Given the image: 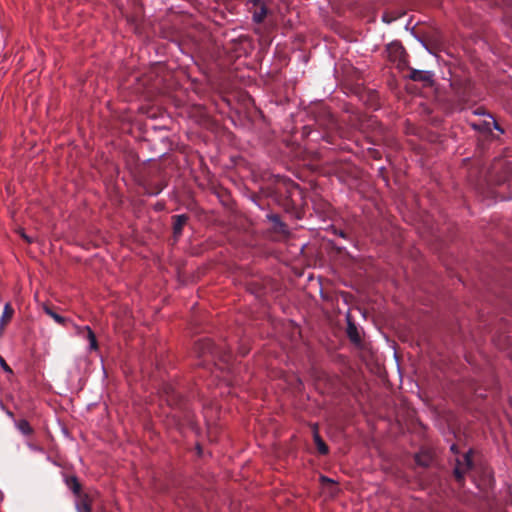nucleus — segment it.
Masks as SVG:
<instances>
[{"label":"nucleus","mask_w":512,"mask_h":512,"mask_svg":"<svg viewBox=\"0 0 512 512\" xmlns=\"http://www.w3.org/2000/svg\"><path fill=\"white\" fill-rule=\"evenodd\" d=\"M472 466V450H469L463 455L462 460L457 459V463L454 468V475L458 482H462L465 473L468 472Z\"/></svg>","instance_id":"nucleus-1"},{"label":"nucleus","mask_w":512,"mask_h":512,"mask_svg":"<svg viewBox=\"0 0 512 512\" xmlns=\"http://www.w3.org/2000/svg\"><path fill=\"white\" fill-rule=\"evenodd\" d=\"M408 78L415 82H423L428 85L433 84V73L430 71L417 70L410 68Z\"/></svg>","instance_id":"nucleus-2"},{"label":"nucleus","mask_w":512,"mask_h":512,"mask_svg":"<svg viewBox=\"0 0 512 512\" xmlns=\"http://www.w3.org/2000/svg\"><path fill=\"white\" fill-rule=\"evenodd\" d=\"M75 328L78 335L85 337L89 341V350H98L96 335L89 326L81 327L75 325Z\"/></svg>","instance_id":"nucleus-3"},{"label":"nucleus","mask_w":512,"mask_h":512,"mask_svg":"<svg viewBox=\"0 0 512 512\" xmlns=\"http://www.w3.org/2000/svg\"><path fill=\"white\" fill-rule=\"evenodd\" d=\"M195 350L199 353V355L204 356L206 354L214 355L215 346L210 339H202L199 340L195 345Z\"/></svg>","instance_id":"nucleus-4"},{"label":"nucleus","mask_w":512,"mask_h":512,"mask_svg":"<svg viewBox=\"0 0 512 512\" xmlns=\"http://www.w3.org/2000/svg\"><path fill=\"white\" fill-rule=\"evenodd\" d=\"M77 497L75 506L77 512H91L92 503L90 497L85 493H80V495H75Z\"/></svg>","instance_id":"nucleus-5"},{"label":"nucleus","mask_w":512,"mask_h":512,"mask_svg":"<svg viewBox=\"0 0 512 512\" xmlns=\"http://www.w3.org/2000/svg\"><path fill=\"white\" fill-rule=\"evenodd\" d=\"M188 221V216L185 214L173 216V234L175 238H178L182 234L183 227Z\"/></svg>","instance_id":"nucleus-6"},{"label":"nucleus","mask_w":512,"mask_h":512,"mask_svg":"<svg viewBox=\"0 0 512 512\" xmlns=\"http://www.w3.org/2000/svg\"><path fill=\"white\" fill-rule=\"evenodd\" d=\"M14 315V309L10 303L4 305V309L0 318V333H2L4 327L11 321Z\"/></svg>","instance_id":"nucleus-7"},{"label":"nucleus","mask_w":512,"mask_h":512,"mask_svg":"<svg viewBox=\"0 0 512 512\" xmlns=\"http://www.w3.org/2000/svg\"><path fill=\"white\" fill-rule=\"evenodd\" d=\"M42 309L49 317H51L59 325L66 326L67 323L70 322L69 319L56 313L48 304H43Z\"/></svg>","instance_id":"nucleus-8"},{"label":"nucleus","mask_w":512,"mask_h":512,"mask_svg":"<svg viewBox=\"0 0 512 512\" xmlns=\"http://www.w3.org/2000/svg\"><path fill=\"white\" fill-rule=\"evenodd\" d=\"M388 53H389V57L393 61H396L397 59L401 60V58L405 54V50H404V48L400 44L393 43V44L388 46Z\"/></svg>","instance_id":"nucleus-9"},{"label":"nucleus","mask_w":512,"mask_h":512,"mask_svg":"<svg viewBox=\"0 0 512 512\" xmlns=\"http://www.w3.org/2000/svg\"><path fill=\"white\" fill-rule=\"evenodd\" d=\"M313 439H314V442H315L318 452L322 455L327 454L329 451L328 446L323 441V439L320 437L317 429H315V431H314Z\"/></svg>","instance_id":"nucleus-10"},{"label":"nucleus","mask_w":512,"mask_h":512,"mask_svg":"<svg viewBox=\"0 0 512 512\" xmlns=\"http://www.w3.org/2000/svg\"><path fill=\"white\" fill-rule=\"evenodd\" d=\"M66 485L73 492L74 495H80L81 492V484L78 481L76 476H71L66 478Z\"/></svg>","instance_id":"nucleus-11"},{"label":"nucleus","mask_w":512,"mask_h":512,"mask_svg":"<svg viewBox=\"0 0 512 512\" xmlns=\"http://www.w3.org/2000/svg\"><path fill=\"white\" fill-rule=\"evenodd\" d=\"M253 11V21L256 23H262L267 15V8L264 4H261Z\"/></svg>","instance_id":"nucleus-12"},{"label":"nucleus","mask_w":512,"mask_h":512,"mask_svg":"<svg viewBox=\"0 0 512 512\" xmlns=\"http://www.w3.org/2000/svg\"><path fill=\"white\" fill-rule=\"evenodd\" d=\"M15 426L24 435L29 436L33 433V428L31 427L30 423L25 419L15 421Z\"/></svg>","instance_id":"nucleus-13"},{"label":"nucleus","mask_w":512,"mask_h":512,"mask_svg":"<svg viewBox=\"0 0 512 512\" xmlns=\"http://www.w3.org/2000/svg\"><path fill=\"white\" fill-rule=\"evenodd\" d=\"M347 334L352 342H360V336L354 324L349 323L347 328Z\"/></svg>","instance_id":"nucleus-14"},{"label":"nucleus","mask_w":512,"mask_h":512,"mask_svg":"<svg viewBox=\"0 0 512 512\" xmlns=\"http://www.w3.org/2000/svg\"><path fill=\"white\" fill-rule=\"evenodd\" d=\"M415 461L418 465L426 467L429 466L431 458L427 454H417L415 456Z\"/></svg>","instance_id":"nucleus-15"},{"label":"nucleus","mask_w":512,"mask_h":512,"mask_svg":"<svg viewBox=\"0 0 512 512\" xmlns=\"http://www.w3.org/2000/svg\"><path fill=\"white\" fill-rule=\"evenodd\" d=\"M0 366L1 368L6 372V373H9V374H12L13 371L12 369L10 368V366L6 363L5 359L0 355Z\"/></svg>","instance_id":"nucleus-16"},{"label":"nucleus","mask_w":512,"mask_h":512,"mask_svg":"<svg viewBox=\"0 0 512 512\" xmlns=\"http://www.w3.org/2000/svg\"><path fill=\"white\" fill-rule=\"evenodd\" d=\"M320 482H321L322 484H326V483H329V484H335V483H336L333 479L328 478V477L323 476V475H321V476H320Z\"/></svg>","instance_id":"nucleus-17"},{"label":"nucleus","mask_w":512,"mask_h":512,"mask_svg":"<svg viewBox=\"0 0 512 512\" xmlns=\"http://www.w3.org/2000/svg\"><path fill=\"white\" fill-rule=\"evenodd\" d=\"M21 237L27 242V243H32L33 242V239L28 236L23 230H20L19 231Z\"/></svg>","instance_id":"nucleus-18"},{"label":"nucleus","mask_w":512,"mask_h":512,"mask_svg":"<svg viewBox=\"0 0 512 512\" xmlns=\"http://www.w3.org/2000/svg\"><path fill=\"white\" fill-rule=\"evenodd\" d=\"M248 3L252 4L253 7H258L263 4L261 0H248Z\"/></svg>","instance_id":"nucleus-19"},{"label":"nucleus","mask_w":512,"mask_h":512,"mask_svg":"<svg viewBox=\"0 0 512 512\" xmlns=\"http://www.w3.org/2000/svg\"><path fill=\"white\" fill-rule=\"evenodd\" d=\"M6 414H7L10 418L14 419V414H13V412H11L10 410H7V411H6Z\"/></svg>","instance_id":"nucleus-20"},{"label":"nucleus","mask_w":512,"mask_h":512,"mask_svg":"<svg viewBox=\"0 0 512 512\" xmlns=\"http://www.w3.org/2000/svg\"><path fill=\"white\" fill-rule=\"evenodd\" d=\"M451 450H452L453 452H455V453L457 452V448H456V445H455V444H453V445L451 446Z\"/></svg>","instance_id":"nucleus-21"},{"label":"nucleus","mask_w":512,"mask_h":512,"mask_svg":"<svg viewBox=\"0 0 512 512\" xmlns=\"http://www.w3.org/2000/svg\"><path fill=\"white\" fill-rule=\"evenodd\" d=\"M271 219L276 221L278 219V217L276 215H274L271 217Z\"/></svg>","instance_id":"nucleus-22"},{"label":"nucleus","mask_w":512,"mask_h":512,"mask_svg":"<svg viewBox=\"0 0 512 512\" xmlns=\"http://www.w3.org/2000/svg\"><path fill=\"white\" fill-rule=\"evenodd\" d=\"M197 449H198V453L200 454V453H201V448H200V446H197Z\"/></svg>","instance_id":"nucleus-23"},{"label":"nucleus","mask_w":512,"mask_h":512,"mask_svg":"<svg viewBox=\"0 0 512 512\" xmlns=\"http://www.w3.org/2000/svg\"><path fill=\"white\" fill-rule=\"evenodd\" d=\"M339 235H340L341 237H344V233H343V232H340V233H339Z\"/></svg>","instance_id":"nucleus-24"}]
</instances>
